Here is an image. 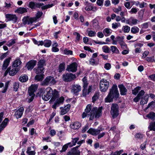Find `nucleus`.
Listing matches in <instances>:
<instances>
[{
	"label": "nucleus",
	"mask_w": 155,
	"mask_h": 155,
	"mask_svg": "<svg viewBox=\"0 0 155 155\" xmlns=\"http://www.w3.org/2000/svg\"><path fill=\"white\" fill-rule=\"evenodd\" d=\"M102 109L101 108L98 109L96 107L92 108V106L90 104H88L85 111L82 113V117L84 118L87 116H89V120H91L94 118H98L101 115Z\"/></svg>",
	"instance_id": "1"
},
{
	"label": "nucleus",
	"mask_w": 155,
	"mask_h": 155,
	"mask_svg": "<svg viewBox=\"0 0 155 155\" xmlns=\"http://www.w3.org/2000/svg\"><path fill=\"white\" fill-rule=\"evenodd\" d=\"M39 93L41 94H43L42 97V99L45 101H48L51 98L50 101H54L59 96V92L56 89H52L49 87H47L46 89L41 88L39 90Z\"/></svg>",
	"instance_id": "2"
},
{
	"label": "nucleus",
	"mask_w": 155,
	"mask_h": 155,
	"mask_svg": "<svg viewBox=\"0 0 155 155\" xmlns=\"http://www.w3.org/2000/svg\"><path fill=\"white\" fill-rule=\"evenodd\" d=\"M119 95L117 86L114 84L111 88L109 89V91L107 96L105 99L106 103H110L112 101L113 99H117Z\"/></svg>",
	"instance_id": "3"
},
{
	"label": "nucleus",
	"mask_w": 155,
	"mask_h": 155,
	"mask_svg": "<svg viewBox=\"0 0 155 155\" xmlns=\"http://www.w3.org/2000/svg\"><path fill=\"white\" fill-rule=\"evenodd\" d=\"M38 87V84H32L29 87L28 92L30 97L28 99V102L30 103L33 100L35 96L34 93L37 90Z\"/></svg>",
	"instance_id": "4"
},
{
	"label": "nucleus",
	"mask_w": 155,
	"mask_h": 155,
	"mask_svg": "<svg viewBox=\"0 0 155 155\" xmlns=\"http://www.w3.org/2000/svg\"><path fill=\"white\" fill-rule=\"evenodd\" d=\"M38 18L39 14L38 13L35 17L31 18L29 16L24 17L22 19V21L24 25H30L33 22H36Z\"/></svg>",
	"instance_id": "5"
},
{
	"label": "nucleus",
	"mask_w": 155,
	"mask_h": 155,
	"mask_svg": "<svg viewBox=\"0 0 155 155\" xmlns=\"http://www.w3.org/2000/svg\"><path fill=\"white\" fill-rule=\"evenodd\" d=\"M109 82L107 80L102 79L100 83V89L102 92H106L108 88Z\"/></svg>",
	"instance_id": "6"
},
{
	"label": "nucleus",
	"mask_w": 155,
	"mask_h": 155,
	"mask_svg": "<svg viewBox=\"0 0 155 155\" xmlns=\"http://www.w3.org/2000/svg\"><path fill=\"white\" fill-rule=\"evenodd\" d=\"M46 65L45 61L44 59L41 60L39 61V81L42 80L44 78V68L43 66Z\"/></svg>",
	"instance_id": "7"
},
{
	"label": "nucleus",
	"mask_w": 155,
	"mask_h": 155,
	"mask_svg": "<svg viewBox=\"0 0 155 155\" xmlns=\"http://www.w3.org/2000/svg\"><path fill=\"white\" fill-rule=\"evenodd\" d=\"M110 114L113 118L117 117L119 114L118 106L117 104H113L111 107Z\"/></svg>",
	"instance_id": "8"
},
{
	"label": "nucleus",
	"mask_w": 155,
	"mask_h": 155,
	"mask_svg": "<svg viewBox=\"0 0 155 155\" xmlns=\"http://www.w3.org/2000/svg\"><path fill=\"white\" fill-rule=\"evenodd\" d=\"M56 83V81L53 77H47L41 83L42 85H47L48 84H54Z\"/></svg>",
	"instance_id": "9"
},
{
	"label": "nucleus",
	"mask_w": 155,
	"mask_h": 155,
	"mask_svg": "<svg viewBox=\"0 0 155 155\" xmlns=\"http://www.w3.org/2000/svg\"><path fill=\"white\" fill-rule=\"evenodd\" d=\"M75 74L71 73H66L62 75L63 80L65 81H70L76 78Z\"/></svg>",
	"instance_id": "10"
},
{
	"label": "nucleus",
	"mask_w": 155,
	"mask_h": 155,
	"mask_svg": "<svg viewBox=\"0 0 155 155\" xmlns=\"http://www.w3.org/2000/svg\"><path fill=\"white\" fill-rule=\"evenodd\" d=\"M5 17L7 21H12L13 23L17 22L18 17L15 15L12 14H7L5 15Z\"/></svg>",
	"instance_id": "11"
},
{
	"label": "nucleus",
	"mask_w": 155,
	"mask_h": 155,
	"mask_svg": "<svg viewBox=\"0 0 155 155\" xmlns=\"http://www.w3.org/2000/svg\"><path fill=\"white\" fill-rule=\"evenodd\" d=\"M78 66L76 62H74L67 66L66 70L69 72H75L77 71Z\"/></svg>",
	"instance_id": "12"
},
{
	"label": "nucleus",
	"mask_w": 155,
	"mask_h": 155,
	"mask_svg": "<svg viewBox=\"0 0 155 155\" xmlns=\"http://www.w3.org/2000/svg\"><path fill=\"white\" fill-rule=\"evenodd\" d=\"M103 129L101 127L98 128L97 129H94L92 128H90L87 131V132L94 136H96L99 134L101 131H102Z\"/></svg>",
	"instance_id": "13"
},
{
	"label": "nucleus",
	"mask_w": 155,
	"mask_h": 155,
	"mask_svg": "<svg viewBox=\"0 0 155 155\" xmlns=\"http://www.w3.org/2000/svg\"><path fill=\"white\" fill-rule=\"evenodd\" d=\"M24 111V109L23 107H20L18 110H15L14 112V116L16 119H18L21 118Z\"/></svg>",
	"instance_id": "14"
},
{
	"label": "nucleus",
	"mask_w": 155,
	"mask_h": 155,
	"mask_svg": "<svg viewBox=\"0 0 155 155\" xmlns=\"http://www.w3.org/2000/svg\"><path fill=\"white\" fill-rule=\"evenodd\" d=\"M64 101V98L63 97L57 98L54 104L52 105V107L56 109V107L59 106L60 104H63Z\"/></svg>",
	"instance_id": "15"
},
{
	"label": "nucleus",
	"mask_w": 155,
	"mask_h": 155,
	"mask_svg": "<svg viewBox=\"0 0 155 155\" xmlns=\"http://www.w3.org/2000/svg\"><path fill=\"white\" fill-rule=\"evenodd\" d=\"M85 10L87 11H92L94 12H96L98 9L97 7L93 6L92 4L91 3H87L84 8Z\"/></svg>",
	"instance_id": "16"
},
{
	"label": "nucleus",
	"mask_w": 155,
	"mask_h": 155,
	"mask_svg": "<svg viewBox=\"0 0 155 155\" xmlns=\"http://www.w3.org/2000/svg\"><path fill=\"white\" fill-rule=\"evenodd\" d=\"M12 68V69L10 70V67H9L6 71H9V74L11 76H13L16 75L20 69L19 68Z\"/></svg>",
	"instance_id": "17"
},
{
	"label": "nucleus",
	"mask_w": 155,
	"mask_h": 155,
	"mask_svg": "<svg viewBox=\"0 0 155 155\" xmlns=\"http://www.w3.org/2000/svg\"><path fill=\"white\" fill-rule=\"evenodd\" d=\"M81 90V87L78 84H74L72 85V92L75 95H77L78 93Z\"/></svg>",
	"instance_id": "18"
},
{
	"label": "nucleus",
	"mask_w": 155,
	"mask_h": 155,
	"mask_svg": "<svg viewBox=\"0 0 155 155\" xmlns=\"http://www.w3.org/2000/svg\"><path fill=\"white\" fill-rule=\"evenodd\" d=\"M138 22V20L131 17L126 20V23L130 25H136Z\"/></svg>",
	"instance_id": "19"
},
{
	"label": "nucleus",
	"mask_w": 155,
	"mask_h": 155,
	"mask_svg": "<svg viewBox=\"0 0 155 155\" xmlns=\"http://www.w3.org/2000/svg\"><path fill=\"white\" fill-rule=\"evenodd\" d=\"M67 155H80V151L78 150V147H75L68 152Z\"/></svg>",
	"instance_id": "20"
},
{
	"label": "nucleus",
	"mask_w": 155,
	"mask_h": 155,
	"mask_svg": "<svg viewBox=\"0 0 155 155\" xmlns=\"http://www.w3.org/2000/svg\"><path fill=\"white\" fill-rule=\"evenodd\" d=\"M36 61L31 60L28 61L26 65V67L28 70H32L36 65Z\"/></svg>",
	"instance_id": "21"
},
{
	"label": "nucleus",
	"mask_w": 155,
	"mask_h": 155,
	"mask_svg": "<svg viewBox=\"0 0 155 155\" xmlns=\"http://www.w3.org/2000/svg\"><path fill=\"white\" fill-rule=\"evenodd\" d=\"M70 107V105L68 104L64 107H61L60 109L61 110L60 114L61 115H64L65 114L69 111Z\"/></svg>",
	"instance_id": "22"
},
{
	"label": "nucleus",
	"mask_w": 155,
	"mask_h": 155,
	"mask_svg": "<svg viewBox=\"0 0 155 155\" xmlns=\"http://www.w3.org/2000/svg\"><path fill=\"white\" fill-rule=\"evenodd\" d=\"M81 124L78 121L72 122L70 125V127L71 129L74 130L78 129L81 126Z\"/></svg>",
	"instance_id": "23"
},
{
	"label": "nucleus",
	"mask_w": 155,
	"mask_h": 155,
	"mask_svg": "<svg viewBox=\"0 0 155 155\" xmlns=\"http://www.w3.org/2000/svg\"><path fill=\"white\" fill-rule=\"evenodd\" d=\"M8 118H5L4 120L0 124V132L3 130L7 125L8 122Z\"/></svg>",
	"instance_id": "24"
},
{
	"label": "nucleus",
	"mask_w": 155,
	"mask_h": 155,
	"mask_svg": "<svg viewBox=\"0 0 155 155\" xmlns=\"http://www.w3.org/2000/svg\"><path fill=\"white\" fill-rule=\"evenodd\" d=\"M11 59V58L9 57L5 60L4 61L2 66V69L3 70H5L7 68L9 65Z\"/></svg>",
	"instance_id": "25"
},
{
	"label": "nucleus",
	"mask_w": 155,
	"mask_h": 155,
	"mask_svg": "<svg viewBox=\"0 0 155 155\" xmlns=\"http://www.w3.org/2000/svg\"><path fill=\"white\" fill-rule=\"evenodd\" d=\"M21 62L19 58H16L13 62L12 68H19V66L21 64Z\"/></svg>",
	"instance_id": "26"
},
{
	"label": "nucleus",
	"mask_w": 155,
	"mask_h": 155,
	"mask_svg": "<svg viewBox=\"0 0 155 155\" xmlns=\"http://www.w3.org/2000/svg\"><path fill=\"white\" fill-rule=\"evenodd\" d=\"M118 87L120 89V94L123 95H125L127 90L123 85L122 84H120L118 85Z\"/></svg>",
	"instance_id": "27"
},
{
	"label": "nucleus",
	"mask_w": 155,
	"mask_h": 155,
	"mask_svg": "<svg viewBox=\"0 0 155 155\" xmlns=\"http://www.w3.org/2000/svg\"><path fill=\"white\" fill-rule=\"evenodd\" d=\"M112 32V30L108 28H105L103 31V32L106 37H107L110 35Z\"/></svg>",
	"instance_id": "28"
},
{
	"label": "nucleus",
	"mask_w": 155,
	"mask_h": 155,
	"mask_svg": "<svg viewBox=\"0 0 155 155\" xmlns=\"http://www.w3.org/2000/svg\"><path fill=\"white\" fill-rule=\"evenodd\" d=\"M27 12V9L24 8L20 7L18 8L15 11V12H17L19 14H23Z\"/></svg>",
	"instance_id": "29"
},
{
	"label": "nucleus",
	"mask_w": 155,
	"mask_h": 155,
	"mask_svg": "<svg viewBox=\"0 0 155 155\" xmlns=\"http://www.w3.org/2000/svg\"><path fill=\"white\" fill-rule=\"evenodd\" d=\"M28 79V78L26 75H23L21 76L19 79V81L21 82H26Z\"/></svg>",
	"instance_id": "30"
},
{
	"label": "nucleus",
	"mask_w": 155,
	"mask_h": 155,
	"mask_svg": "<svg viewBox=\"0 0 155 155\" xmlns=\"http://www.w3.org/2000/svg\"><path fill=\"white\" fill-rule=\"evenodd\" d=\"M148 97L147 95H145L144 97H143L140 101V104L143 105L145 104H146L148 101Z\"/></svg>",
	"instance_id": "31"
},
{
	"label": "nucleus",
	"mask_w": 155,
	"mask_h": 155,
	"mask_svg": "<svg viewBox=\"0 0 155 155\" xmlns=\"http://www.w3.org/2000/svg\"><path fill=\"white\" fill-rule=\"evenodd\" d=\"M26 153L28 155H34L35 153L34 151L33 150V148L31 147L28 148Z\"/></svg>",
	"instance_id": "32"
},
{
	"label": "nucleus",
	"mask_w": 155,
	"mask_h": 155,
	"mask_svg": "<svg viewBox=\"0 0 155 155\" xmlns=\"http://www.w3.org/2000/svg\"><path fill=\"white\" fill-rule=\"evenodd\" d=\"M139 28L138 27L134 26L131 28V32L132 33L136 34L139 32Z\"/></svg>",
	"instance_id": "33"
},
{
	"label": "nucleus",
	"mask_w": 155,
	"mask_h": 155,
	"mask_svg": "<svg viewBox=\"0 0 155 155\" xmlns=\"http://www.w3.org/2000/svg\"><path fill=\"white\" fill-rule=\"evenodd\" d=\"M33 71L34 72L37 74L35 78V80L38 81H39V75L38 74H39V68L38 67L37 68H35Z\"/></svg>",
	"instance_id": "34"
},
{
	"label": "nucleus",
	"mask_w": 155,
	"mask_h": 155,
	"mask_svg": "<svg viewBox=\"0 0 155 155\" xmlns=\"http://www.w3.org/2000/svg\"><path fill=\"white\" fill-rule=\"evenodd\" d=\"M87 35L90 37H93L96 36V32L92 30H87Z\"/></svg>",
	"instance_id": "35"
},
{
	"label": "nucleus",
	"mask_w": 155,
	"mask_h": 155,
	"mask_svg": "<svg viewBox=\"0 0 155 155\" xmlns=\"http://www.w3.org/2000/svg\"><path fill=\"white\" fill-rule=\"evenodd\" d=\"M72 143H71V144L70 145V147H71L72 146L75 145L79 140V138L77 137L75 138H72Z\"/></svg>",
	"instance_id": "36"
},
{
	"label": "nucleus",
	"mask_w": 155,
	"mask_h": 155,
	"mask_svg": "<svg viewBox=\"0 0 155 155\" xmlns=\"http://www.w3.org/2000/svg\"><path fill=\"white\" fill-rule=\"evenodd\" d=\"M147 117L152 120L155 119V113L153 112L150 113L146 116Z\"/></svg>",
	"instance_id": "37"
},
{
	"label": "nucleus",
	"mask_w": 155,
	"mask_h": 155,
	"mask_svg": "<svg viewBox=\"0 0 155 155\" xmlns=\"http://www.w3.org/2000/svg\"><path fill=\"white\" fill-rule=\"evenodd\" d=\"M110 49L111 51L113 53L116 54H119V51L116 46H111L110 47Z\"/></svg>",
	"instance_id": "38"
},
{
	"label": "nucleus",
	"mask_w": 155,
	"mask_h": 155,
	"mask_svg": "<svg viewBox=\"0 0 155 155\" xmlns=\"http://www.w3.org/2000/svg\"><path fill=\"white\" fill-rule=\"evenodd\" d=\"M38 5V4L33 2H30L29 4V7L31 9L35 8L37 7Z\"/></svg>",
	"instance_id": "39"
},
{
	"label": "nucleus",
	"mask_w": 155,
	"mask_h": 155,
	"mask_svg": "<svg viewBox=\"0 0 155 155\" xmlns=\"http://www.w3.org/2000/svg\"><path fill=\"white\" fill-rule=\"evenodd\" d=\"M9 83L10 81H8L6 82L5 83V87H3V88L2 89V90H1V92L2 93H5L6 92Z\"/></svg>",
	"instance_id": "40"
},
{
	"label": "nucleus",
	"mask_w": 155,
	"mask_h": 155,
	"mask_svg": "<svg viewBox=\"0 0 155 155\" xmlns=\"http://www.w3.org/2000/svg\"><path fill=\"white\" fill-rule=\"evenodd\" d=\"M122 30L124 33H128L130 31V27L127 25L124 26Z\"/></svg>",
	"instance_id": "41"
},
{
	"label": "nucleus",
	"mask_w": 155,
	"mask_h": 155,
	"mask_svg": "<svg viewBox=\"0 0 155 155\" xmlns=\"http://www.w3.org/2000/svg\"><path fill=\"white\" fill-rule=\"evenodd\" d=\"M71 144V143H68L65 145H64L62 147V149L60 151L61 152L65 151L68 148V147L69 146L70 147V145Z\"/></svg>",
	"instance_id": "42"
},
{
	"label": "nucleus",
	"mask_w": 155,
	"mask_h": 155,
	"mask_svg": "<svg viewBox=\"0 0 155 155\" xmlns=\"http://www.w3.org/2000/svg\"><path fill=\"white\" fill-rule=\"evenodd\" d=\"M15 39H11L8 42L6 45L10 47L15 43Z\"/></svg>",
	"instance_id": "43"
},
{
	"label": "nucleus",
	"mask_w": 155,
	"mask_h": 155,
	"mask_svg": "<svg viewBox=\"0 0 155 155\" xmlns=\"http://www.w3.org/2000/svg\"><path fill=\"white\" fill-rule=\"evenodd\" d=\"M44 46L46 47H50L51 44V41L50 40H46L44 41Z\"/></svg>",
	"instance_id": "44"
},
{
	"label": "nucleus",
	"mask_w": 155,
	"mask_h": 155,
	"mask_svg": "<svg viewBox=\"0 0 155 155\" xmlns=\"http://www.w3.org/2000/svg\"><path fill=\"white\" fill-rule=\"evenodd\" d=\"M149 128L150 130H155V122H153L150 123Z\"/></svg>",
	"instance_id": "45"
},
{
	"label": "nucleus",
	"mask_w": 155,
	"mask_h": 155,
	"mask_svg": "<svg viewBox=\"0 0 155 155\" xmlns=\"http://www.w3.org/2000/svg\"><path fill=\"white\" fill-rule=\"evenodd\" d=\"M103 51L106 53H109L110 52V48L107 46L105 45L102 48Z\"/></svg>",
	"instance_id": "46"
},
{
	"label": "nucleus",
	"mask_w": 155,
	"mask_h": 155,
	"mask_svg": "<svg viewBox=\"0 0 155 155\" xmlns=\"http://www.w3.org/2000/svg\"><path fill=\"white\" fill-rule=\"evenodd\" d=\"M63 54L66 55H72L73 52L72 51L66 49L63 51Z\"/></svg>",
	"instance_id": "47"
},
{
	"label": "nucleus",
	"mask_w": 155,
	"mask_h": 155,
	"mask_svg": "<svg viewBox=\"0 0 155 155\" xmlns=\"http://www.w3.org/2000/svg\"><path fill=\"white\" fill-rule=\"evenodd\" d=\"M99 96V93H96L92 98V102H94L98 99Z\"/></svg>",
	"instance_id": "48"
},
{
	"label": "nucleus",
	"mask_w": 155,
	"mask_h": 155,
	"mask_svg": "<svg viewBox=\"0 0 155 155\" xmlns=\"http://www.w3.org/2000/svg\"><path fill=\"white\" fill-rule=\"evenodd\" d=\"M82 81L83 84V88H87L88 85V83L86 78L84 77L82 79Z\"/></svg>",
	"instance_id": "49"
},
{
	"label": "nucleus",
	"mask_w": 155,
	"mask_h": 155,
	"mask_svg": "<svg viewBox=\"0 0 155 155\" xmlns=\"http://www.w3.org/2000/svg\"><path fill=\"white\" fill-rule=\"evenodd\" d=\"M19 87V83L18 82H15L13 84V89L14 91H17Z\"/></svg>",
	"instance_id": "50"
},
{
	"label": "nucleus",
	"mask_w": 155,
	"mask_h": 155,
	"mask_svg": "<svg viewBox=\"0 0 155 155\" xmlns=\"http://www.w3.org/2000/svg\"><path fill=\"white\" fill-rule=\"evenodd\" d=\"M141 87H136L135 89L132 90V93L135 95H136L138 93L139 91L140 90Z\"/></svg>",
	"instance_id": "51"
},
{
	"label": "nucleus",
	"mask_w": 155,
	"mask_h": 155,
	"mask_svg": "<svg viewBox=\"0 0 155 155\" xmlns=\"http://www.w3.org/2000/svg\"><path fill=\"white\" fill-rule=\"evenodd\" d=\"M112 28L114 29H115L119 27L121 25L120 23H114L112 25Z\"/></svg>",
	"instance_id": "52"
},
{
	"label": "nucleus",
	"mask_w": 155,
	"mask_h": 155,
	"mask_svg": "<svg viewBox=\"0 0 155 155\" xmlns=\"http://www.w3.org/2000/svg\"><path fill=\"white\" fill-rule=\"evenodd\" d=\"M146 60L149 62H155V60L154 59V57H147L146 58Z\"/></svg>",
	"instance_id": "53"
},
{
	"label": "nucleus",
	"mask_w": 155,
	"mask_h": 155,
	"mask_svg": "<svg viewBox=\"0 0 155 155\" xmlns=\"http://www.w3.org/2000/svg\"><path fill=\"white\" fill-rule=\"evenodd\" d=\"M86 88H84L83 90L82 95L84 97H86L89 94V93L88 92Z\"/></svg>",
	"instance_id": "54"
},
{
	"label": "nucleus",
	"mask_w": 155,
	"mask_h": 155,
	"mask_svg": "<svg viewBox=\"0 0 155 155\" xmlns=\"http://www.w3.org/2000/svg\"><path fill=\"white\" fill-rule=\"evenodd\" d=\"M53 4H48L44 6H42L41 7V8L42 10H45L46 9H47L49 8H50L53 6Z\"/></svg>",
	"instance_id": "55"
},
{
	"label": "nucleus",
	"mask_w": 155,
	"mask_h": 155,
	"mask_svg": "<svg viewBox=\"0 0 155 155\" xmlns=\"http://www.w3.org/2000/svg\"><path fill=\"white\" fill-rule=\"evenodd\" d=\"M104 68L107 70H109L111 68V65L109 63H106L104 64Z\"/></svg>",
	"instance_id": "56"
},
{
	"label": "nucleus",
	"mask_w": 155,
	"mask_h": 155,
	"mask_svg": "<svg viewBox=\"0 0 155 155\" xmlns=\"http://www.w3.org/2000/svg\"><path fill=\"white\" fill-rule=\"evenodd\" d=\"M64 69V65L63 64H60L59 66V72H61L63 71Z\"/></svg>",
	"instance_id": "57"
},
{
	"label": "nucleus",
	"mask_w": 155,
	"mask_h": 155,
	"mask_svg": "<svg viewBox=\"0 0 155 155\" xmlns=\"http://www.w3.org/2000/svg\"><path fill=\"white\" fill-rule=\"evenodd\" d=\"M138 9L136 8H131L130 11L129 12L131 14H135L138 11Z\"/></svg>",
	"instance_id": "58"
},
{
	"label": "nucleus",
	"mask_w": 155,
	"mask_h": 155,
	"mask_svg": "<svg viewBox=\"0 0 155 155\" xmlns=\"http://www.w3.org/2000/svg\"><path fill=\"white\" fill-rule=\"evenodd\" d=\"M149 52L148 51H145L143 54V55L142 57V59H144L149 54Z\"/></svg>",
	"instance_id": "59"
},
{
	"label": "nucleus",
	"mask_w": 155,
	"mask_h": 155,
	"mask_svg": "<svg viewBox=\"0 0 155 155\" xmlns=\"http://www.w3.org/2000/svg\"><path fill=\"white\" fill-rule=\"evenodd\" d=\"M147 142V141L146 140L144 142V143L141 144V145L140 147L141 149L142 150H144V149L146 147V144Z\"/></svg>",
	"instance_id": "60"
},
{
	"label": "nucleus",
	"mask_w": 155,
	"mask_h": 155,
	"mask_svg": "<svg viewBox=\"0 0 155 155\" xmlns=\"http://www.w3.org/2000/svg\"><path fill=\"white\" fill-rule=\"evenodd\" d=\"M48 147L47 145H45V146H43V149H41V153H44V154H46V152H44V150H47L48 149Z\"/></svg>",
	"instance_id": "61"
},
{
	"label": "nucleus",
	"mask_w": 155,
	"mask_h": 155,
	"mask_svg": "<svg viewBox=\"0 0 155 155\" xmlns=\"http://www.w3.org/2000/svg\"><path fill=\"white\" fill-rule=\"evenodd\" d=\"M141 26L143 28L146 29L149 27V24L148 22H145L143 23Z\"/></svg>",
	"instance_id": "62"
},
{
	"label": "nucleus",
	"mask_w": 155,
	"mask_h": 155,
	"mask_svg": "<svg viewBox=\"0 0 155 155\" xmlns=\"http://www.w3.org/2000/svg\"><path fill=\"white\" fill-rule=\"evenodd\" d=\"M121 10V7L120 6H119L118 8H115L114 9V12L117 13H118Z\"/></svg>",
	"instance_id": "63"
},
{
	"label": "nucleus",
	"mask_w": 155,
	"mask_h": 155,
	"mask_svg": "<svg viewBox=\"0 0 155 155\" xmlns=\"http://www.w3.org/2000/svg\"><path fill=\"white\" fill-rule=\"evenodd\" d=\"M104 0H97L96 2L97 4L99 6H102L103 5Z\"/></svg>",
	"instance_id": "64"
}]
</instances>
